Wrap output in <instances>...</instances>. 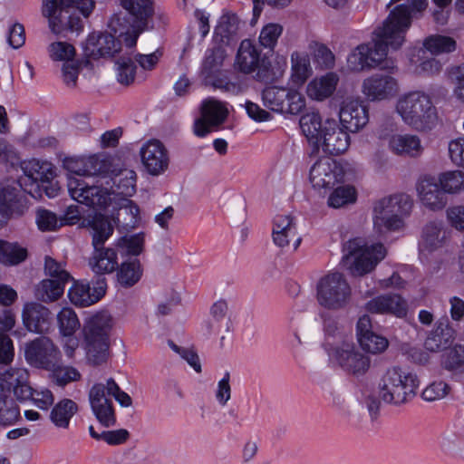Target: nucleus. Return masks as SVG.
I'll use <instances>...</instances> for the list:
<instances>
[{"instance_id":"obj_62","label":"nucleus","mask_w":464,"mask_h":464,"mask_svg":"<svg viewBox=\"0 0 464 464\" xmlns=\"http://www.w3.org/2000/svg\"><path fill=\"white\" fill-rule=\"evenodd\" d=\"M448 77L450 82L455 85L453 93L456 98L464 97V63L450 67L448 70Z\"/></svg>"},{"instance_id":"obj_17","label":"nucleus","mask_w":464,"mask_h":464,"mask_svg":"<svg viewBox=\"0 0 464 464\" xmlns=\"http://www.w3.org/2000/svg\"><path fill=\"white\" fill-rule=\"evenodd\" d=\"M228 110L218 100L209 98L201 104V116L194 123V133L205 137L212 129L218 128L227 119Z\"/></svg>"},{"instance_id":"obj_28","label":"nucleus","mask_w":464,"mask_h":464,"mask_svg":"<svg viewBox=\"0 0 464 464\" xmlns=\"http://www.w3.org/2000/svg\"><path fill=\"white\" fill-rule=\"evenodd\" d=\"M356 335L361 347L371 353H380L388 347V341L372 330V321L368 314L361 316L356 325Z\"/></svg>"},{"instance_id":"obj_35","label":"nucleus","mask_w":464,"mask_h":464,"mask_svg":"<svg viewBox=\"0 0 464 464\" xmlns=\"http://www.w3.org/2000/svg\"><path fill=\"white\" fill-rule=\"evenodd\" d=\"M389 149L398 156L419 157L423 147L420 140L416 135L411 134H395L389 140Z\"/></svg>"},{"instance_id":"obj_44","label":"nucleus","mask_w":464,"mask_h":464,"mask_svg":"<svg viewBox=\"0 0 464 464\" xmlns=\"http://www.w3.org/2000/svg\"><path fill=\"white\" fill-rule=\"evenodd\" d=\"M291 79L295 84H303L312 73L310 59L304 53L294 52L291 54Z\"/></svg>"},{"instance_id":"obj_4","label":"nucleus","mask_w":464,"mask_h":464,"mask_svg":"<svg viewBox=\"0 0 464 464\" xmlns=\"http://www.w3.org/2000/svg\"><path fill=\"white\" fill-rule=\"evenodd\" d=\"M396 111L402 121L418 131L432 130L438 121L437 111L430 97L422 92H411L401 96Z\"/></svg>"},{"instance_id":"obj_37","label":"nucleus","mask_w":464,"mask_h":464,"mask_svg":"<svg viewBox=\"0 0 464 464\" xmlns=\"http://www.w3.org/2000/svg\"><path fill=\"white\" fill-rule=\"evenodd\" d=\"M300 128L308 141L314 145V151L319 150V142L323 134L324 123L318 112H309L300 119Z\"/></svg>"},{"instance_id":"obj_60","label":"nucleus","mask_w":464,"mask_h":464,"mask_svg":"<svg viewBox=\"0 0 464 464\" xmlns=\"http://www.w3.org/2000/svg\"><path fill=\"white\" fill-rule=\"evenodd\" d=\"M449 392L450 386L446 382H433L422 391L421 397L427 401H434L443 399Z\"/></svg>"},{"instance_id":"obj_10","label":"nucleus","mask_w":464,"mask_h":464,"mask_svg":"<svg viewBox=\"0 0 464 464\" xmlns=\"http://www.w3.org/2000/svg\"><path fill=\"white\" fill-rule=\"evenodd\" d=\"M261 97L264 106L276 112L296 115L305 107L304 97L295 89L268 86Z\"/></svg>"},{"instance_id":"obj_39","label":"nucleus","mask_w":464,"mask_h":464,"mask_svg":"<svg viewBox=\"0 0 464 464\" xmlns=\"http://www.w3.org/2000/svg\"><path fill=\"white\" fill-rule=\"evenodd\" d=\"M90 232L92 237L93 248L102 247L112 235L113 225L107 217L97 214L90 224Z\"/></svg>"},{"instance_id":"obj_58","label":"nucleus","mask_w":464,"mask_h":464,"mask_svg":"<svg viewBox=\"0 0 464 464\" xmlns=\"http://www.w3.org/2000/svg\"><path fill=\"white\" fill-rule=\"evenodd\" d=\"M206 85L212 86L216 89H219L225 92L231 94H238L242 92V87L239 82H231L227 76L221 72L220 74L215 75L211 79L203 81Z\"/></svg>"},{"instance_id":"obj_7","label":"nucleus","mask_w":464,"mask_h":464,"mask_svg":"<svg viewBox=\"0 0 464 464\" xmlns=\"http://www.w3.org/2000/svg\"><path fill=\"white\" fill-rule=\"evenodd\" d=\"M419 384L415 373L400 367H392L384 372L379 382V397L386 403L400 405L416 394Z\"/></svg>"},{"instance_id":"obj_25","label":"nucleus","mask_w":464,"mask_h":464,"mask_svg":"<svg viewBox=\"0 0 464 464\" xmlns=\"http://www.w3.org/2000/svg\"><path fill=\"white\" fill-rule=\"evenodd\" d=\"M364 309L370 314H392L402 318L408 313V304L400 295L384 294L369 300Z\"/></svg>"},{"instance_id":"obj_8","label":"nucleus","mask_w":464,"mask_h":464,"mask_svg":"<svg viewBox=\"0 0 464 464\" xmlns=\"http://www.w3.org/2000/svg\"><path fill=\"white\" fill-rule=\"evenodd\" d=\"M343 264L354 276H362L374 269L385 257L386 250L382 244L366 246L362 238H353L343 245Z\"/></svg>"},{"instance_id":"obj_34","label":"nucleus","mask_w":464,"mask_h":464,"mask_svg":"<svg viewBox=\"0 0 464 464\" xmlns=\"http://www.w3.org/2000/svg\"><path fill=\"white\" fill-rule=\"evenodd\" d=\"M446 237V230L441 222H430L422 230L420 243V254L424 256L440 248L444 245Z\"/></svg>"},{"instance_id":"obj_18","label":"nucleus","mask_w":464,"mask_h":464,"mask_svg":"<svg viewBox=\"0 0 464 464\" xmlns=\"http://www.w3.org/2000/svg\"><path fill=\"white\" fill-rule=\"evenodd\" d=\"M109 33H92L82 44L83 54L86 58L99 59L100 57L113 56L121 48L123 37Z\"/></svg>"},{"instance_id":"obj_64","label":"nucleus","mask_w":464,"mask_h":464,"mask_svg":"<svg viewBox=\"0 0 464 464\" xmlns=\"http://www.w3.org/2000/svg\"><path fill=\"white\" fill-rule=\"evenodd\" d=\"M449 152L451 160L458 166L464 168V138H459L449 144Z\"/></svg>"},{"instance_id":"obj_49","label":"nucleus","mask_w":464,"mask_h":464,"mask_svg":"<svg viewBox=\"0 0 464 464\" xmlns=\"http://www.w3.org/2000/svg\"><path fill=\"white\" fill-rule=\"evenodd\" d=\"M53 382L58 386L63 387L72 382L81 379L79 371L68 365H62L61 362L56 363L53 369H49Z\"/></svg>"},{"instance_id":"obj_33","label":"nucleus","mask_w":464,"mask_h":464,"mask_svg":"<svg viewBox=\"0 0 464 464\" xmlns=\"http://www.w3.org/2000/svg\"><path fill=\"white\" fill-rule=\"evenodd\" d=\"M88 264L92 271L98 276L111 274L118 267L117 253L111 247L94 248Z\"/></svg>"},{"instance_id":"obj_24","label":"nucleus","mask_w":464,"mask_h":464,"mask_svg":"<svg viewBox=\"0 0 464 464\" xmlns=\"http://www.w3.org/2000/svg\"><path fill=\"white\" fill-rule=\"evenodd\" d=\"M416 190L422 205L430 210H440L447 205V196L434 177H420Z\"/></svg>"},{"instance_id":"obj_47","label":"nucleus","mask_w":464,"mask_h":464,"mask_svg":"<svg viewBox=\"0 0 464 464\" xmlns=\"http://www.w3.org/2000/svg\"><path fill=\"white\" fill-rule=\"evenodd\" d=\"M437 179L445 195L455 194L464 189V172L460 170L442 172Z\"/></svg>"},{"instance_id":"obj_12","label":"nucleus","mask_w":464,"mask_h":464,"mask_svg":"<svg viewBox=\"0 0 464 464\" xmlns=\"http://www.w3.org/2000/svg\"><path fill=\"white\" fill-rule=\"evenodd\" d=\"M24 357L33 367L48 371L61 362L58 346L46 336H40L25 343Z\"/></svg>"},{"instance_id":"obj_32","label":"nucleus","mask_w":464,"mask_h":464,"mask_svg":"<svg viewBox=\"0 0 464 464\" xmlns=\"http://www.w3.org/2000/svg\"><path fill=\"white\" fill-rule=\"evenodd\" d=\"M339 80V75L334 72L315 77L307 84L306 93L313 100L324 101L333 95Z\"/></svg>"},{"instance_id":"obj_3","label":"nucleus","mask_w":464,"mask_h":464,"mask_svg":"<svg viewBox=\"0 0 464 464\" xmlns=\"http://www.w3.org/2000/svg\"><path fill=\"white\" fill-rule=\"evenodd\" d=\"M89 401L91 409L99 423L110 428L116 424V414L113 397L122 407H130L132 404L130 396L121 390L114 379L109 378L106 383H95L89 391Z\"/></svg>"},{"instance_id":"obj_43","label":"nucleus","mask_w":464,"mask_h":464,"mask_svg":"<svg viewBox=\"0 0 464 464\" xmlns=\"http://www.w3.org/2000/svg\"><path fill=\"white\" fill-rule=\"evenodd\" d=\"M20 418V408L14 399L6 392H0V426H12Z\"/></svg>"},{"instance_id":"obj_15","label":"nucleus","mask_w":464,"mask_h":464,"mask_svg":"<svg viewBox=\"0 0 464 464\" xmlns=\"http://www.w3.org/2000/svg\"><path fill=\"white\" fill-rule=\"evenodd\" d=\"M344 170L331 158L318 160L310 169L309 179L316 189H331L343 180Z\"/></svg>"},{"instance_id":"obj_41","label":"nucleus","mask_w":464,"mask_h":464,"mask_svg":"<svg viewBox=\"0 0 464 464\" xmlns=\"http://www.w3.org/2000/svg\"><path fill=\"white\" fill-rule=\"evenodd\" d=\"M27 257L26 248L16 242L0 239V263L5 266H16Z\"/></svg>"},{"instance_id":"obj_52","label":"nucleus","mask_w":464,"mask_h":464,"mask_svg":"<svg viewBox=\"0 0 464 464\" xmlns=\"http://www.w3.org/2000/svg\"><path fill=\"white\" fill-rule=\"evenodd\" d=\"M44 273L48 279H54L57 282L67 284L72 280V277L64 268V264L56 261L52 256H46L44 258Z\"/></svg>"},{"instance_id":"obj_53","label":"nucleus","mask_w":464,"mask_h":464,"mask_svg":"<svg viewBox=\"0 0 464 464\" xmlns=\"http://www.w3.org/2000/svg\"><path fill=\"white\" fill-rule=\"evenodd\" d=\"M356 199V191L352 186L336 188L328 198V205L338 208L346 204L353 203Z\"/></svg>"},{"instance_id":"obj_1","label":"nucleus","mask_w":464,"mask_h":464,"mask_svg":"<svg viewBox=\"0 0 464 464\" xmlns=\"http://www.w3.org/2000/svg\"><path fill=\"white\" fill-rule=\"evenodd\" d=\"M411 26L410 12L406 5L395 6L384 20L382 26L373 32L372 42L359 45L347 58L352 71L380 66L393 68V62L386 60L387 50L399 49L405 41V34Z\"/></svg>"},{"instance_id":"obj_40","label":"nucleus","mask_w":464,"mask_h":464,"mask_svg":"<svg viewBox=\"0 0 464 464\" xmlns=\"http://www.w3.org/2000/svg\"><path fill=\"white\" fill-rule=\"evenodd\" d=\"M65 285L54 279H44L35 285L34 297L44 303L54 302L63 295Z\"/></svg>"},{"instance_id":"obj_23","label":"nucleus","mask_w":464,"mask_h":464,"mask_svg":"<svg viewBox=\"0 0 464 464\" xmlns=\"http://www.w3.org/2000/svg\"><path fill=\"white\" fill-rule=\"evenodd\" d=\"M339 119L346 130L357 132L369 121L368 109L357 99H346L342 102Z\"/></svg>"},{"instance_id":"obj_59","label":"nucleus","mask_w":464,"mask_h":464,"mask_svg":"<svg viewBox=\"0 0 464 464\" xmlns=\"http://www.w3.org/2000/svg\"><path fill=\"white\" fill-rule=\"evenodd\" d=\"M35 220L38 228L42 231H53L63 225V222L58 220L54 213L47 209H38Z\"/></svg>"},{"instance_id":"obj_42","label":"nucleus","mask_w":464,"mask_h":464,"mask_svg":"<svg viewBox=\"0 0 464 464\" xmlns=\"http://www.w3.org/2000/svg\"><path fill=\"white\" fill-rule=\"evenodd\" d=\"M0 208H5L9 215L23 212L24 204L16 187L6 185L0 188Z\"/></svg>"},{"instance_id":"obj_27","label":"nucleus","mask_w":464,"mask_h":464,"mask_svg":"<svg viewBox=\"0 0 464 464\" xmlns=\"http://www.w3.org/2000/svg\"><path fill=\"white\" fill-rule=\"evenodd\" d=\"M22 320L28 331L41 334L46 333L52 324L50 310L36 302H27L24 304Z\"/></svg>"},{"instance_id":"obj_45","label":"nucleus","mask_w":464,"mask_h":464,"mask_svg":"<svg viewBox=\"0 0 464 464\" xmlns=\"http://www.w3.org/2000/svg\"><path fill=\"white\" fill-rule=\"evenodd\" d=\"M112 193L124 198L131 197L136 191V173L130 169L121 170L113 179Z\"/></svg>"},{"instance_id":"obj_16","label":"nucleus","mask_w":464,"mask_h":464,"mask_svg":"<svg viewBox=\"0 0 464 464\" xmlns=\"http://www.w3.org/2000/svg\"><path fill=\"white\" fill-rule=\"evenodd\" d=\"M362 92L369 102L387 101L398 94L399 83L388 73H374L362 81Z\"/></svg>"},{"instance_id":"obj_29","label":"nucleus","mask_w":464,"mask_h":464,"mask_svg":"<svg viewBox=\"0 0 464 464\" xmlns=\"http://www.w3.org/2000/svg\"><path fill=\"white\" fill-rule=\"evenodd\" d=\"M22 169L25 178L21 182L26 185L28 180L32 186L35 185L36 188H40V183L44 185L54 177L53 166L47 161L33 159L23 162Z\"/></svg>"},{"instance_id":"obj_56","label":"nucleus","mask_w":464,"mask_h":464,"mask_svg":"<svg viewBox=\"0 0 464 464\" xmlns=\"http://www.w3.org/2000/svg\"><path fill=\"white\" fill-rule=\"evenodd\" d=\"M288 228H296L294 218L289 215H276L273 221L272 237L275 245L284 244L281 240L282 233L288 231Z\"/></svg>"},{"instance_id":"obj_31","label":"nucleus","mask_w":464,"mask_h":464,"mask_svg":"<svg viewBox=\"0 0 464 464\" xmlns=\"http://www.w3.org/2000/svg\"><path fill=\"white\" fill-rule=\"evenodd\" d=\"M240 19L233 13H227L221 15L218 24L215 28L213 42L214 44L228 46L237 41Z\"/></svg>"},{"instance_id":"obj_6","label":"nucleus","mask_w":464,"mask_h":464,"mask_svg":"<svg viewBox=\"0 0 464 464\" xmlns=\"http://www.w3.org/2000/svg\"><path fill=\"white\" fill-rule=\"evenodd\" d=\"M111 317L105 312H99L88 317L83 324L88 360L93 365L104 363L109 358Z\"/></svg>"},{"instance_id":"obj_26","label":"nucleus","mask_w":464,"mask_h":464,"mask_svg":"<svg viewBox=\"0 0 464 464\" xmlns=\"http://www.w3.org/2000/svg\"><path fill=\"white\" fill-rule=\"evenodd\" d=\"M106 292V280L99 277L96 285L92 288L89 284L74 281L68 290V296L72 304L79 307H87L98 302Z\"/></svg>"},{"instance_id":"obj_5","label":"nucleus","mask_w":464,"mask_h":464,"mask_svg":"<svg viewBox=\"0 0 464 464\" xmlns=\"http://www.w3.org/2000/svg\"><path fill=\"white\" fill-rule=\"evenodd\" d=\"M412 208L411 197L399 193L384 197L373 205V228L379 235L398 231L403 227V218L408 216Z\"/></svg>"},{"instance_id":"obj_14","label":"nucleus","mask_w":464,"mask_h":464,"mask_svg":"<svg viewBox=\"0 0 464 464\" xmlns=\"http://www.w3.org/2000/svg\"><path fill=\"white\" fill-rule=\"evenodd\" d=\"M67 187L72 199L88 207L103 208L111 201V193L107 188L90 186L81 178H69Z\"/></svg>"},{"instance_id":"obj_54","label":"nucleus","mask_w":464,"mask_h":464,"mask_svg":"<svg viewBox=\"0 0 464 464\" xmlns=\"http://www.w3.org/2000/svg\"><path fill=\"white\" fill-rule=\"evenodd\" d=\"M144 241V234L138 233L121 237L117 241V246L121 249H125L128 255L139 256L143 251Z\"/></svg>"},{"instance_id":"obj_2","label":"nucleus","mask_w":464,"mask_h":464,"mask_svg":"<svg viewBox=\"0 0 464 464\" xmlns=\"http://www.w3.org/2000/svg\"><path fill=\"white\" fill-rule=\"evenodd\" d=\"M126 12H119L110 18L108 26L119 37L124 38L127 47L136 45L139 35L146 29L153 14L151 0H119Z\"/></svg>"},{"instance_id":"obj_30","label":"nucleus","mask_w":464,"mask_h":464,"mask_svg":"<svg viewBox=\"0 0 464 464\" xmlns=\"http://www.w3.org/2000/svg\"><path fill=\"white\" fill-rule=\"evenodd\" d=\"M455 338V331L450 326L449 320L440 319L437 322L436 327L427 336L424 347L430 352H440L449 348Z\"/></svg>"},{"instance_id":"obj_51","label":"nucleus","mask_w":464,"mask_h":464,"mask_svg":"<svg viewBox=\"0 0 464 464\" xmlns=\"http://www.w3.org/2000/svg\"><path fill=\"white\" fill-rule=\"evenodd\" d=\"M115 69L117 80L121 84L130 85L134 82L136 65L130 57H120L115 63Z\"/></svg>"},{"instance_id":"obj_50","label":"nucleus","mask_w":464,"mask_h":464,"mask_svg":"<svg viewBox=\"0 0 464 464\" xmlns=\"http://www.w3.org/2000/svg\"><path fill=\"white\" fill-rule=\"evenodd\" d=\"M424 47L432 54L450 53L456 49V42L450 36L431 35L424 41Z\"/></svg>"},{"instance_id":"obj_36","label":"nucleus","mask_w":464,"mask_h":464,"mask_svg":"<svg viewBox=\"0 0 464 464\" xmlns=\"http://www.w3.org/2000/svg\"><path fill=\"white\" fill-rule=\"evenodd\" d=\"M226 57V49L219 44H215L206 51L200 68V75L203 81L211 79L222 72V66Z\"/></svg>"},{"instance_id":"obj_19","label":"nucleus","mask_w":464,"mask_h":464,"mask_svg":"<svg viewBox=\"0 0 464 464\" xmlns=\"http://www.w3.org/2000/svg\"><path fill=\"white\" fill-rule=\"evenodd\" d=\"M333 356L344 371L354 375L365 373L370 367L369 357L360 353L352 342L343 341L336 346Z\"/></svg>"},{"instance_id":"obj_38","label":"nucleus","mask_w":464,"mask_h":464,"mask_svg":"<svg viewBox=\"0 0 464 464\" xmlns=\"http://www.w3.org/2000/svg\"><path fill=\"white\" fill-rule=\"evenodd\" d=\"M78 405L71 399H63L51 411L50 419L55 427L68 429L71 419L77 413Z\"/></svg>"},{"instance_id":"obj_48","label":"nucleus","mask_w":464,"mask_h":464,"mask_svg":"<svg viewBox=\"0 0 464 464\" xmlns=\"http://www.w3.org/2000/svg\"><path fill=\"white\" fill-rule=\"evenodd\" d=\"M57 322L59 332L63 336L73 335L81 326L76 313L69 307H63L58 313Z\"/></svg>"},{"instance_id":"obj_21","label":"nucleus","mask_w":464,"mask_h":464,"mask_svg":"<svg viewBox=\"0 0 464 464\" xmlns=\"http://www.w3.org/2000/svg\"><path fill=\"white\" fill-rule=\"evenodd\" d=\"M140 155L145 169L152 176L162 174L169 167L168 150L159 140H150L144 143L140 150Z\"/></svg>"},{"instance_id":"obj_20","label":"nucleus","mask_w":464,"mask_h":464,"mask_svg":"<svg viewBox=\"0 0 464 464\" xmlns=\"http://www.w3.org/2000/svg\"><path fill=\"white\" fill-rule=\"evenodd\" d=\"M350 146V135L343 126L340 127L334 119H327L324 122L323 134L320 139L321 147L325 153L340 155Z\"/></svg>"},{"instance_id":"obj_46","label":"nucleus","mask_w":464,"mask_h":464,"mask_svg":"<svg viewBox=\"0 0 464 464\" xmlns=\"http://www.w3.org/2000/svg\"><path fill=\"white\" fill-rule=\"evenodd\" d=\"M142 271L138 260L123 262L117 272L119 284L123 287H130L140 279Z\"/></svg>"},{"instance_id":"obj_22","label":"nucleus","mask_w":464,"mask_h":464,"mask_svg":"<svg viewBox=\"0 0 464 464\" xmlns=\"http://www.w3.org/2000/svg\"><path fill=\"white\" fill-rule=\"evenodd\" d=\"M13 391L18 401H27L33 395V388L29 384V373L22 368H11L0 374V392L11 395Z\"/></svg>"},{"instance_id":"obj_9","label":"nucleus","mask_w":464,"mask_h":464,"mask_svg":"<svg viewBox=\"0 0 464 464\" xmlns=\"http://www.w3.org/2000/svg\"><path fill=\"white\" fill-rule=\"evenodd\" d=\"M351 287L340 273H331L322 277L316 285V300L328 310L344 308L351 299Z\"/></svg>"},{"instance_id":"obj_13","label":"nucleus","mask_w":464,"mask_h":464,"mask_svg":"<svg viewBox=\"0 0 464 464\" xmlns=\"http://www.w3.org/2000/svg\"><path fill=\"white\" fill-rule=\"evenodd\" d=\"M268 62L261 56L254 43L249 39H245L240 43L236 57V66L239 72L245 74L256 72V79L258 81H267L266 76Z\"/></svg>"},{"instance_id":"obj_11","label":"nucleus","mask_w":464,"mask_h":464,"mask_svg":"<svg viewBox=\"0 0 464 464\" xmlns=\"http://www.w3.org/2000/svg\"><path fill=\"white\" fill-rule=\"evenodd\" d=\"M70 0H43V14L48 18L53 33L58 34L63 31L77 32L83 25L80 17L71 16Z\"/></svg>"},{"instance_id":"obj_61","label":"nucleus","mask_w":464,"mask_h":464,"mask_svg":"<svg viewBox=\"0 0 464 464\" xmlns=\"http://www.w3.org/2000/svg\"><path fill=\"white\" fill-rule=\"evenodd\" d=\"M464 363V346L455 345L443 354L442 364L448 370H455Z\"/></svg>"},{"instance_id":"obj_55","label":"nucleus","mask_w":464,"mask_h":464,"mask_svg":"<svg viewBox=\"0 0 464 464\" xmlns=\"http://www.w3.org/2000/svg\"><path fill=\"white\" fill-rule=\"evenodd\" d=\"M282 33V25L274 23L267 24L260 32L259 43L264 48L273 51Z\"/></svg>"},{"instance_id":"obj_57","label":"nucleus","mask_w":464,"mask_h":464,"mask_svg":"<svg viewBox=\"0 0 464 464\" xmlns=\"http://www.w3.org/2000/svg\"><path fill=\"white\" fill-rule=\"evenodd\" d=\"M49 53L53 61L71 62L75 56V48L66 42H55L49 45Z\"/></svg>"},{"instance_id":"obj_63","label":"nucleus","mask_w":464,"mask_h":464,"mask_svg":"<svg viewBox=\"0 0 464 464\" xmlns=\"http://www.w3.org/2000/svg\"><path fill=\"white\" fill-rule=\"evenodd\" d=\"M108 167L105 160L97 156L84 158L83 176H96L107 172Z\"/></svg>"}]
</instances>
